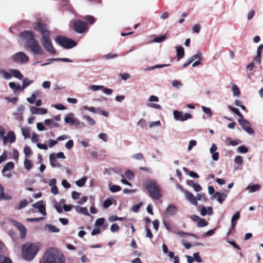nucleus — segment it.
Masks as SVG:
<instances>
[{"label":"nucleus","instance_id":"obj_1","mask_svg":"<svg viewBox=\"0 0 263 263\" xmlns=\"http://www.w3.org/2000/svg\"><path fill=\"white\" fill-rule=\"evenodd\" d=\"M34 29L39 31L41 35V42L44 48L49 53L54 54L56 50L53 47L50 37V31L47 26L40 22H34L32 24Z\"/></svg>","mask_w":263,"mask_h":263},{"label":"nucleus","instance_id":"obj_2","mask_svg":"<svg viewBox=\"0 0 263 263\" xmlns=\"http://www.w3.org/2000/svg\"><path fill=\"white\" fill-rule=\"evenodd\" d=\"M40 263H65V258L59 249L51 247L45 252Z\"/></svg>","mask_w":263,"mask_h":263},{"label":"nucleus","instance_id":"obj_3","mask_svg":"<svg viewBox=\"0 0 263 263\" xmlns=\"http://www.w3.org/2000/svg\"><path fill=\"white\" fill-rule=\"evenodd\" d=\"M41 247V244L40 242H26L22 247L23 258L27 261L32 260L39 252Z\"/></svg>","mask_w":263,"mask_h":263},{"label":"nucleus","instance_id":"obj_4","mask_svg":"<svg viewBox=\"0 0 263 263\" xmlns=\"http://www.w3.org/2000/svg\"><path fill=\"white\" fill-rule=\"evenodd\" d=\"M145 184L151 197L155 199L161 197L160 190L156 181L149 179L145 181Z\"/></svg>","mask_w":263,"mask_h":263},{"label":"nucleus","instance_id":"obj_5","mask_svg":"<svg viewBox=\"0 0 263 263\" xmlns=\"http://www.w3.org/2000/svg\"><path fill=\"white\" fill-rule=\"evenodd\" d=\"M55 42L62 47L70 49L77 45V43L71 39L63 36H59L55 39Z\"/></svg>","mask_w":263,"mask_h":263},{"label":"nucleus","instance_id":"obj_6","mask_svg":"<svg viewBox=\"0 0 263 263\" xmlns=\"http://www.w3.org/2000/svg\"><path fill=\"white\" fill-rule=\"evenodd\" d=\"M73 29L78 33H83L88 30L87 24L86 22L78 20L73 23Z\"/></svg>","mask_w":263,"mask_h":263},{"label":"nucleus","instance_id":"obj_7","mask_svg":"<svg viewBox=\"0 0 263 263\" xmlns=\"http://www.w3.org/2000/svg\"><path fill=\"white\" fill-rule=\"evenodd\" d=\"M173 117L174 119L177 121L184 122L192 118V115L190 113H184L177 110L173 111Z\"/></svg>","mask_w":263,"mask_h":263},{"label":"nucleus","instance_id":"obj_8","mask_svg":"<svg viewBox=\"0 0 263 263\" xmlns=\"http://www.w3.org/2000/svg\"><path fill=\"white\" fill-rule=\"evenodd\" d=\"M238 122L242 128L249 134L252 135L254 133L253 129L251 127V123L247 120L243 119V116L238 119Z\"/></svg>","mask_w":263,"mask_h":263},{"label":"nucleus","instance_id":"obj_9","mask_svg":"<svg viewBox=\"0 0 263 263\" xmlns=\"http://www.w3.org/2000/svg\"><path fill=\"white\" fill-rule=\"evenodd\" d=\"M12 59L17 63L24 64L29 60V58L25 53L19 52L13 55Z\"/></svg>","mask_w":263,"mask_h":263},{"label":"nucleus","instance_id":"obj_10","mask_svg":"<svg viewBox=\"0 0 263 263\" xmlns=\"http://www.w3.org/2000/svg\"><path fill=\"white\" fill-rule=\"evenodd\" d=\"M20 37L25 41L28 46L31 44L33 41L36 40L34 33L30 31L22 32L20 34Z\"/></svg>","mask_w":263,"mask_h":263},{"label":"nucleus","instance_id":"obj_11","mask_svg":"<svg viewBox=\"0 0 263 263\" xmlns=\"http://www.w3.org/2000/svg\"><path fill=\"white\" fill-rule=\"evenodd\" d=\"M28 46L33 53L40 55H43L44 51L36 40L33 41V42Z\"/></svg>","mask_w":263,"mask_h":263},{"label":"nucleus","instance_id":"obj_12","mask_svg":"<svg viewBox=\"0 0 263 263\" xmlns=\"http://www.w3.org/2000/svg\"><path fill=\"white\" fill-rule=\"evenodd\" d=\"M16 137L13 131H10L6 136H5L2 139L3 143L6 145L7 143H13L15 142Z\"/></svg>","mask_w":263,"mask_h":263},{"label":"nucleus","instance_id":"obj_13","mask_svg":"<svg viewBox=\"0 0 263 263\" xmlns=\"http://www.w3.org/2000/svg\"><path fill=\"white\" fill-rule=\"evenodd\" d=\"M227 197V194L226 193L216 192L214 194L211 196V199H216L220 204H221Z\"/></svg>","mask_w":263,"mask_h":263},{"label":"nucleus","instance_id":"obj_14","mask_svg":"<svg viewBox=\"0 0 263 263\" xmlns=\"http://www.w3.org/2000/svg\"><path fill=\"white\" fill-rule=\"evenodd\" d=\"M33 206L39 210L40 213L45 216L46 215L45 205L43 201L41 200L33 204Z\"/></svg>","mask_w":263,"mask_h":263},{"label":"nucleus","instance_id":"obj_15","mask_svg":"<svg viewBox=\"0 0 263 263\" xmlns=\"http://www.w3.org/2000/svg\"><path fill=\"white\" fill-rule=\"evenodd\" d=\"M184 195L186 199L188 200L191 204L196 205H197V201H196L195 196L191 192L185 191Z\"/></svg>","mask_w":263,"mask_h":263},{"label":"nucleus","instance_id":"obj_16","mask_svg":"<svg viewBox=\"0 0 263 263\" xmlns=\"http://www.w3.org/2000/svg\"><path fill=\"white\" fill-rule=\"evenodd\" d=\"M30 111L32 114L44 115L47 113V109L43 108H37L32 106L30 108Z\"/></svg>","mask_w":263,"mask_h":263},{"label":"nucleus","instance_id":"obj_17","mask_svg":"<svg viewBox=\"0 0 263 263\" xmlns=\"http://www.w3.org/2000/svg\"><path fill=\"white\" fill-rule=\"evenodd\" d=\"M178 212L177 208L174 205H169L165 210V214L167 216H172Z\"/></svg>","mask_w":263,"mask_h":263},{"label":"nucleus","instance_id":"obj_18","mask_svg":"<svg viewBox=\"0 0 263 263\" xmlns=\"http://www.w3.org/2000/svg\"><path fill=\"white\" fill-rule=\"evenodd\" d=\"M213 209L211 206L206 208L204 206H202L200 211V213L202 216H204L206 215H211L213 214Z\"/></svg>","mask_w":263,"mask_h":263},{"label":"nucleus","instance_id":"obj_19","mask_svg":"<svg viewBox=\"0 0 263 263\" xmlns=\"http://www.w3.org/2000/svg\"><path fill=\"white\" fill-rule=\"evenodd\" d=\"M44 229L48 232L58 233L60 232V229L56 227L55 226L47 224L44 226Z\"/></svg>","mask_w":263,"mask_h":263},{"label":"nucleus","instance_id":"obj_20","mask_svg":"<svg viewBox=\"0 0 263 263\" xmlns=\"http://www.w3.org/2000/svg\"><path fill=\"white\" fill-rule=\"evenodd\" d=\"M260 188L261 186L259 184L250 183L246 189L248 190L249 193H251L259 191Z\"/></svg>","mask_w":263,"mask_h":263},{"label":"nucleus","instance_id":"obj_21","mask_svg":"<svg viewBox=\"0 0 263 263\" xmlns=\"http://www.w3.org/2000/svg\"><path fill=\"white\" fill-rule=\"evenodd\" d=\"M177 52V58L178 60L182 59L184 55V48L181 46H177L176 47Z\"/></svg>","mask_w":263,"mask_h":263},{"label":"nucleus","instance_id":"obj_22","mask_svg":"<svg viewBox=\"0 0 263 263\" xmlns=\"http://www.w3.org/2000/svg\"><path fill=\"white\" fill-rule=\"evenodd\" d=\"M50 163L52 167H60V164L57 163L55 154H51L49 156Z\"/></svg>","mask_w":263,"mask_h":263},{"label":"nucleus","instance_id":"obj_23","mask_svg":"<svg viewBox=\"0 0 263 263\" xmlns=\"http://www.w3.org/2000/svg\"><path fill=\"white\" fill-rule=\"evenodd\" d=\"M9 71L11 73L12 76H13V77L20 80L23 79V76L19 70L17 69H10Z\"/></svg>","mask_w":263,"mask_h":263},{"label":"nucleus","instance_id":"obj_24","mask_svg":"<svg viewBox=\"0 0 263 263\" xmlns=\"http://www.w3.org/2000/svg\"><path fill=\"white\" fill-rule=\"evenodd\" d=\"M12 199L11 197L4 193V187L0 184V200H10Z\"/></svg>","mask_w":263,"mask_h":263},{"label":"nucleus","instance_id":"obj_25","mask_svg":"<svg viewBox=\"0 0 263 263\" xmlns=\"http://www.w3.org/2000/svg\"><path fill=\"white\" fill-rule=\"evenodd\" d=\"M76 211L79 213L83 214L86 216H89V214L87 211V209L84 207H81L79 205H77L75 207Z\"/></svg>","mask_w":263,"mask_h":263},{"label":"nucleus","instance_id":"obj_26","mask_svg":"<svg viewBox=\"0 0 263 263\" xmlns=\"http://www.w3.org/2000/svg\"><path fill=\"white\" fill-rule=\"evenodd\" d=\"M240 217V213L239 212H236L234 215L233 216L231 220V224L232 229H234L237 220H238Z\"/></svg>","mask_w":263,"mask_h":263},{"label":"nucleus","instance_id":"obj_27","mask_svg":"<svg viewBox=\"0 0 263 263\" xmlns=\"http://www.w3.org/2000/svg\"><path fill=\"white\" fill-rule=\"evenodd\" d=\"M39 92H40L38 90H36L32 93L30 98H27V101L30 104H33L36 98L37 95L39 94Z\"/></svg>","mask_w":263,"mask_h":263},{"label":"nucleus","instance_id":"obj_28","mask_svg":"<svg viewBox=\"0 0 263 263\" xmlns=\"http://www.w3.org/2000/svg\"><path fill=\"white\" fill-rule=\"evenodd\" d=\"M9 87L13 90L14 93L16 94L18 91L22 89V87L19 85H16L14 82H10L9 83Z\"/></svg>","mask_w":263,"mask_h":263},{"label":"nucleus","instance_id":"obj_29","mask_svg":"<svg viewBox=\"0 0 263 263\" xmlns=\"http://www.w3.org/2000/svg\"><path fill=\"white\" fill-rule=\"evenodd\" d=\"M14 167V164L12 162H9L6 163L4 168H3L2 173H6V172L12 170Z\"/></svg>","mask_w":263,"mask_h":263},{"label":"nucleus","instance_id":"obj_30","mask_svg":"<svg viewBox=\"0 0 263 263\" xmlns=\"http://www.w3.org/2000/svg\"><path fill=\"white\" fill-rule=\"evenodd\" d=\"M24 164L25 169L28 171H30L33 166V163L31 161L27 158L25 159Z\"/></svg>","mask_w":263,"mask_h":263},{"label":"nucleus","instance_id":"obj_31","mask_svg":"<svg viewBox=\"0 0 263 263\" xmlns=\"http://www.w3.org/2000/svg\"><path fill=\"white\" fill-rule=\"evenodd\" d=\"M21 132L25 139L29 138L30 137V132L29 128L22 127Z\"/></svg>","mask_w":263,"mask_h":263},{"label":"nucleus","instance_id":"obj_32","mask_svg":"<svg viewBox=\"0 0 263 263\" xmlns=\"http://www.w3.org/2000/svg\"><path fill=\"white\" fill-rule=\"evenodd\" d=\"M34 82L33 80H30L28 78H25L23 81V85L22 87V90H23L27 86L32 84Z\"/></svg>","mask_w":263,"mask_h":263},{"label":"nucleus","instance_id":"obj_33","mask_svg":"<svg viewBox=\"0 0 263 263\" xmlns=\"http://www.w3.org/2000/svg\"><path fill=\"white\" fill-rule=\"evenodd\" d=\"M73 115L72 114H70L67 116H66L64 119L65 122L66 123H69L71 125H74L75 119L73 118Z\"/></svg>","mask_w":263,"mask_h":263},{"label":"nucleus","instance_id":"obj_34","mask_svg":"<svg viewBox=\"0 0 263 263\" xmlns=\"http://www.w3.org/2000/svg\"><path fill=\"white\" fill-rule=\"evenodd\" d=\"M232 91L233 95L235 97H238L240 92L239 87L235 84H233L232 87Z\"/></svg>","mask_w":263,"mask_h":263},{"label":"nucleus","instance_id":"obj_35","mask_svg":"<svg viewBox=\"0 0 263 263\" xmlns=\"http://www.w3.org/2000/svg\"><path fill=\"white\" fill-rule=\"evenodd\" d=\"M0 76L6 79L9 80L12 78L11 73H9L3 69H0Z\"/></svg>","mask_w":263,"mask_h":263},{"label":"nucleus","instance_id":"obj_36","mask_svg":"<svg viewBox=\"0 0 263 263\" xmlns=\"http://www.w3.org/2000/svg\"><path fill=\"white\" fill-rule=\"evenodd\" d=\"M103 88H104V86L103 85H91L89 86L88 89L92 91H97Z\"/></svg>","mask_w":263,"mask_h":263},{"label":"nucleus","instance_id":"obj_37","mask_svg":"<svg viewBox=\"0 0 263 263\" xmlns=\"http://www.w3.org/2000/svg\"><path fill=\"white\" fill-rule=\"evenodd\" d=\"M87 181V178L85 177H82L80 180H77L76 182V184L79 187H82L84 186Z\"/></svg>","mask_w":263,"mask_h":263},{"label":"nucleus","instance_id":"obj_38","mask_svg":"<svg viewBox=\"0 0 263 263\" xmlns=\"http://www.w3.org/2000/svg\"><path fill=\"white\" fill-rule=\"evenodd\" d=\"M84 18L90 24L92 25L96 22L95 18L92 15H86Z\"/></svg>","mask_w":263,"mask_h":263},{"label":"nucleus","instance_id":"obj_39","mask_svg":"<svg viewBox=\"0 0 263 263\" xmlns=\"http://www.w3.org/2000/svg\"><path fill=\"white\" fill-rule=\"evenodd\" d=\"M201 109L202 111L206 114L209 118H211L212 116V113L211 111V109L209 107H205L204 106H201Z\"/></svg>","mask_w":263,"mask_h":263},{"label":"nucleus","instance_id":"obj_40","mask_svg":"<svg viewBox=\"0 0 263 263\" xmlns=\"http://www.w3.org/2000/svg\"><path fill=\"white\" fill-rule=\"evenodd\" d=\"M172 85L174 87L177 89L180 88L183 86V84L178 80L172 81Z\"/></svg>","mask_w":263,"mask_h":263},{"label":"nucleus","instance_id":"obj_41","mask_svg":"<svg viewBox=\"0 0 263 263\" xmlns=\"http://www.w3.org/2000/svg\"><path fill=\"white\" fill-rule=\"evenodd\" d=\"M83 119H85L89 125H94L96 124L94 119L89 116H83Z\"/></svg>","mask_w":263,"mask_h":263},{"label":"nucleus","instance_id":"obj_42","mask_svg":"<svg viewBox=\"0 0 263 263\" xmlns=\"http://www.w3.org/2000/svg\"><path fill=\"white\" fill-rule=\"evenodd\" d=\"M191 183L190 185L192 186L196 192H199L201 190V187L198 183H195L193 181H191Z\"/></svg>","mask_w":263,"mask_h":263},{"label":"nucleus","instance_id":"obj_43","mask_svg":"<svg viewBox=\"0 0 263 263\" xmlns=\"http://www.w3.org/2000/svg\"><path fill=\"white\" fill-rule=\"evenodd\" d=\"M121 190V187L117 185H113L109 187V190L112 193H116L120 191Z\"/></svg>","mask_w":263,"mask_h":263},{"label":"nucleus","instance_id":"obj_44","mask_svg":"<svg viewBox=\"0 0 263 263\" xmlns=\"http://www.w3.org/2000/svg\"><path fill=\"white\" fill-rule=\"evenodd\" d=\"M198 221L197 226L199 227H204L208 224L206 221L203 218H200Z\"/></svg>","mask_w":263,"mask_h":263},{"label":"nucleus","instance_id":"obj_45","mask_svg":"<svg viewBox=\"0 0 263 263\" xmlns=\"http://www.w3.org/2000/svg\"><path fill=\"white\" fill-rule=\"evenodd\" d=\"M132 158L138 160H142L144 159V156L142 153H138L132 155Z\"/></svg>","mask_w":263,"mask_h":263},{"label":"nucleus","instance_id":"obj_46","mask_svg":"<svg viewBox=\"0 0 263 263\" xmlns=\"http://www.w3.org/2000/svg\"><path fill=\"white\" fill-rule=\"evenodd\" d=\"M123 219H124V218H123V217H118L117 216H115V215H112L108 217V220L110 222H114V221H117V220L121 221V220H123Z\"/></svg>","mask_w":263,"mask_h":263},{"label":"nucleus","instance_id":"obj_47","mask_svg":"<svg viewBox=\"0 0 263 263\" xmlns=\"http://www.w3.org/2000/svg\"><path fill=\"white\" fill-rule=\"evenodd\" d=\"M51 61H62L64 62H72V61L68 58H54L49 60Z\"/></svg>","mask_w":263,"mask_h":263},{"label":"nucleus","instance_id":"obj_48","mask_svg":"<svg viewBox=\"0 0 263 263\" xmlns=\"http://www.w3.org/2000/svg\"><path fill=\"white\" fill-rule=\"evenodd\" d=\"M229 108L233 112H234L236 115H237L239 118H241L242 117V115L240 112L239 110L235 107H233L231 106H228Z\"/></svg>","mask_w":263,"mask_h":263},{"label":"nucleus","instance_id":"obj_49","mask_svg":"<svg viewBox=\"0 0 263 263\" xmlns=\"http://www.w3.org/2000/svg\"><path fill=\"white\" fill-rule=\"evenodd\" d=\"M166 38V35L160 36L156 37L153 41L151 42L161 43L165 40Z\"/></svg>","mask_w":263,"mask_h":263},{"label":"nucleus","instance_id":"obj_50","mask_svg":"<svg viewBox=\"0 0 263 263\" xmlns=\"http://www.w3.org/2000/svg\"><path fill=\"white\" fill-rule=\"evenodd\" d=\"M237 151L240 153L245 154L248 152V149L245 146H240L237 147Z\"/></svg>","mask_w":263,"mask_h":263},{"label":"nucleus","instance_id":"obj_51","mask_svg":"<svg viewBox=\"0 0 263 263\" xmlns=\"http://www.w3.org/2000/svg\"><path fill=\"white\" fill-rule=\"evenodd\" d=\"M146 106L157 109H160L161 108V106L159 104L153 103H147L146 104Z\"/></svg>","mask_w":263,"mask_h":263},{"label":"nucleus","instance_id":"obj_52","mask_svg":"<svg viewBox=\"0 0 263 263\" xmlns=\"http://www.w3.org/2000/svg\"><path fill=\"white\" fill-rule=\"evenodd\" d=\"M202 53L201 52H198L196 54L192 55L190 57V59H192V62H193L194 60H199L200 61V57Z\"/></svg>","mask_w":263,"mask_h":263},{"label":"nucleus","instance_id":"obj_53","mask_svg":"<svg viewBox=\"0 0 263 263\" xmlns=\"http://www.w3.org/2000/svg\"><path fill=\"white\" fill-rule=\"evenodd\" d=\"M125 175L128 179H132L134 177V173L129 170H127L125 172Z\"/></svg>","mask_w":263,"mask_h":263},{"label":"nucleus","instance_id":"obj_54","mask_svg":"<svg viewBox=\"0 0 263 263\" xmlns=\"http://www.w3.org/2000/svg\"><path fill=\"white\" fill-rule=\"evenodd\" d=\"M5 247L4 244L0 241V259H3L4 257L2 256V254L5 252Z\"/></svg>","mask_w":263,"mask_h":263},{"label":"nucleus","instance_id":"obj_55","mask_svg":"<svg viewBox=\"0 0 263 263\" xmlns=\"http://www.w3.org/2000/svg\"><path fill=\"white\" fill-rule=\"evenodd\" d=\"M234 162L239 165H242L243 163V158L240 156H237L234 159Z\"/></svg>","mask_w":263,"mask_h":263},{"label":"nucleus","instance_id":"obj_56","mask_svg":"<svg viewBox=\"0 0 263 263\" xmlns=\"http://www.w3.org/2000/svg\"><path fill=\"white\" fill-rule=\"evenodd\" d=\"M201 29V26L199 24H196L192 27L193 32L194 33H199Z\"/></svg>","mask_w":263,"mask_h":263},{"label":"nucleus","instance_id":"obj_57","mask_svg":"<svg viewBox=\"0 0 263 263\" xmlns=\"http://www.w3.org/2000/svg\"><path fill=\"white\" fill-rule=\"evenodd\" d=\"M197 144V142L194 140H192L190 141L188 147H187V150L188 151H190L192 148L196 146Z\"/></svg>","mask_w":263,"mask_h":263},{"label":"nucleus","instance_id":"obj_58","mask_svg":"<svg viewBox=\"0 0 263 263\" xmlns=\"http://www.w3.org/2000/svg\"><path fill=\"white\" fill-rule=\"evenodd\" d=\"M255 12L254 10H250L247 14V20H251L255 15Z\"/></svg>","mask_w":263,"mask_h":263},{"label":"nucleus","instance_id":"obj_59","mask_svg":"<svg viewBox=\"0 0 263 263\" xmlns=\"http://www.w3.org/2000/svg\"><path fill=\"white\" fill-rule=\"evenodd\" d=\"M112 200L110 199L105 200L103 202V206L105 208H108L112 204Z\"/></svg>","mask_w":263,"mask_h":263},{"label":"nucleus","instance_id":"obj_60","mask_svg":"<svg viewBox=\"0 0 263 263\" xmlns=\"http://www.w3.org/2000/svg\"><path fill=\"white\" fill-rule=\"evenodd\" d=\"M23 151L26 156H28L31 154V151L30 147L27 145L24 147Z\"/></svg>","mask_w":263,"mask_h":263},{"label":"nucleus","instance_id":"obj_61","mask_svg":"<svg viewBox=\"0 0 263 263\" xmlns=\"http://www.w3.org/2000/svg\"><path fill=\"white\" fill-rule=\"evenodd\" d=\"M195 199H196V201H197L198 200L201 201L202 200L203 201H205V200L204 195L201 194H199V193L197 194V195H196Z\"/></svg>","mask_w":263,"mask_h":263},{"label":"nucleus","instance_id":"obj_62","mask_svg":"<svg viewBox=\"0 0 263 263\" xmlns=\"http://www.w3.org/2000/svg\"><path fill=\"white\" fill-rule=\"evenodd\" d=\"M73 146V141L72 140H69L65 144V147L68 149H71Z\"/></svg>","mask_w":263,"mask_h":263},{"label":"nucleus","instance_id":"obj_63","mask_svg":"<svg viewBox=\"0 0 263 263\" xmlns=\"http://www.w3.org/2000/svg\"><path fill=\"white\" fill-rule=\"evenodd\" d=\"M119 227L117 223L112 224L110 227V231L112 233L118 231Z\"/></svg>","mask_w":263,"mask_h":263},{"label":"nucleus","instance_id":"obj_64","mask_svg":"<svg viewBox=\"0 0 263 263\" xmlns=\"http://www.w3.org/2000/svg\"><path fill=\"white\" fill-rule=\"evenodd\" d=\"M98 137L99 139L102 140L104 142H106L108 140V137L105 133H100L99 134Z\"/></svg>","mask_w":263,"mask_h":263}]
</instances>
